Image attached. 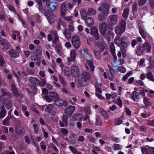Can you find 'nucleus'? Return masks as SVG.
Segmentation results:
<instances>
[{
    "label": "nucleus",
    "mask_w": 154,
    "mask_h": 154,
    "mask_svg": "<svg viewBox=\"0 0 154 154\" xmlns=\"http://www.w3.org/2000/svg\"><path fill=\"white\" fill-rule=\"evenodd\" d=\"M99 111L101 115L105 118H107L108 117V115L107 113L102 108H100L99 109Z\"/></svg>",
    "instance_id": "32"
},
{
    "label": "nucleus",
    "mask_w": 154,
    "mask_h": 154,
    "mask_svg": "<svg viewBox=\"0 0 154 154\" xmlns=\"http://www.w3.org/2000/svg\"><path fill=\"white\" fill-rule=\"evenodd\" d=\"M81 14L82 18L85 20L87 17V14L86 11L84 10L81 11Z\"/></svg>",
    "instance_id": "49"
},
{
    "label": "nucleus",
    "mask_w": 154,
    "mask_h": 154,
    "mask_svg": "<svg viewBox=\"0 0 154 154\" xmlns=\"http://www.w3.org/2000/svg\"><path fill=\"white\" fill-rule=\"evenodd\" d=\"M75 109V106H69L66 108L64 110V112L67 115L70 116L72 115Z\"/></svg>",
    "instance_id": "11"
},
{
    "label": "nucleus",
    "mask_w": 154,
    "mask_h": 154,
    "mask_svg": "<svg viewBox=\"0 0 154 154\" xmlns=\"http://www.w3.org/2000/svg\"><path fill=\"white\" fill-rule=\"evenodd\" d=\"M54 103L56 105L59 106H66L67 105V103L66 101H64L61 99H59L58 98L56 99Z\"/></svg>",
    "instance_id": "16"
},
{
    "label": "nucleus",
    "mask_w": 154,
    "mask_h": 154,
    "mask_svg": "<svg viewBox=\"0 0 154 154\" xmlns=\"http://www.w3.org/2000/svg\"><path fill=\"white\" fill-rule=\"evenodd\" d=\"M113 149L115 150H120L122 148L121 146L118 144H115L112 146Z\"/></svg>",
    "instance_id": "44"
},
{
    "label": "nucleus",
    "mask_w": 154,
    "mask_h": 154,
    "mask_svg": "<svg viewBox=\"0 0 154 154\" xmlns=\"http://www.w3.org/2000/svg\"><path fill=\"white\" fill-rule=\"evenodd\" d=\"M45 14L46 17L49 23L51 24H53L55 21L54 15L51 14H47L46 12L45 13Z\"/></svg>",
    "instance_id": "17"
},
{
    "label": "nucleus",
    "mask_w": 154,
    "mask_h": 154,
    "mask_svg": "<svg viewBox=\"0 0 154 154\" xmlns=\"http://www.w3.org/2000/svg\"><path fill=\"white\" fill-rule=\"evenodd\" d=\"M146 78L152 82H154V78L151 72H149L146 75Z\"/></svg>",
    "instance_id": "38"
},
{
    "label": "nucleus",
    "mask_w": 154,
    "mask_h": 154,
    "mask_svg": "<svg viewBox=\"0 0 154 154\" xmlns=\"http://www.w3.org/2000/svg\"><path fill=\"white\" fill-rule=\"evenodd\" d=\"M84 112L85 113V115L89 116L91 114V112L90 109H89L86 108L84 110Z\"/></svg>",
    "instance_id": "62"
},
{
    "label": "nucleus",
    "mask_w": 154,
    "mask_h": 154,
    "mask_svg": "<svg viewBox=\"0 0 154 154\" xmlns=\"http://www.w3.org/2000/svg\"><path fill=\"white\" fill-rule=\"evenodd\" d=\"M129 13V11L128 9H125L122 14L123 17L125 19H127L128 17Z\"/></svg>",
    "instance_id": "39"
},
{
    "label": "nucleus",
    "mask_w": 154,
    "mask_h": 154,
    "mask_svg": "<svg viewBox=\"0 0 154 154\" xmlns=\"http://www.w3.org/2000/svg\"><path fill=\"white\" fill-rule=\"evenodd\" d=\"M122 122V121L119 118L116 119L115 121V123L116 125H119L121 124Z\"/></svg>",
    "instance_id": "61"
},
{
    "label": "nucleus",
    "mask_w": 154,
    "mask_h": 154,
    "mask_svg": "<svg viewBox=\"0 0 154 154\" xmlns=\"http://www.w3.org/2000/svg\"><path fill=\"white\" fill-rule=\"evenodd\" d=\"M80 52L83 55L85 59L86 58H90V56L88 55V54L85 51L82 50L80 51Z\"/></svg>",
    "instance_id": "50"
},
{
    "label": "nucleus",
    "mask_w": 154,
    "mask_h": 154,
    "mask_svg": "<svg viewBox=\"0 0 154 154\" xmlns=\"http://www.w3.org/2000/svg\"><path fill=\"white\" fill-rule=\"evenodd\" d=\"M94 44V45L96 46L99 48L100 51H103V49L104 48V47L102 43L100 42H98L97 41H95Z\"/></svg>",
    "instance_id": "34"
},
{
    "label": "nucleus",
    "mask_w": 154,
    "mask_h": 154,
    "mask_svg": "<svg viewBox=\"0 0 154 154\" xmlns=\"http://www.w3.org/2000/svg\"><path fill=\"white\" fill-rule=\"evenodd\" d=\"M6 112L4 107L2 108V111L0 113V118H2L5 116Z\"/></svg>",
    "instance_id": "48"
},
{
    "label": "nucleus",
    "mask_w": 154,
    "mask_h": 154,
    "mask_svg": "<svg viewBox=\"0 0 154 154\" xmlns=\"http://www.w3.org/2000/svg\"><path fill=\"white\" fill-rule=\"evenodd\" d=\"M46 1V4L52 11L55 10L56 7V3L55 0H45Z\"/></svg>",
    "instance_id": "10"
},
{
    "label": "nucleus",
    "mask_w": 154,
    "mask_h": 154,
    "mask_svg": "<svg viewBox=\"0 0 154 154\" xmlns=\"http://www.w3.org/2000/svg\"><path fill=\"white\" fill-rule=\"evenodd\" d=\"M32 90L30 91L29 90H28L27 91H28V92L29 93H32V94H35V92L36 91V87L35 86H33L32 87Z\"/></svg>",
    "instance_id": "59"
},
{
    "label": "nucleus",
    "mask_w": 154,
    "mask_h": 154,
    "mask_svg": "<svg viewBox=\"0 0 154 154\" xmlns=\"http://www.w3.org/2000/svg\"><path fill=\"white\" fill-rule=\"evenodd\" d=\"M122 39L119 36L116 37L115 39L114 42L116 45H118L119 46H120L122 45Z\"/></svg>",
    "instance_id": "31"
},
{
    "label": "nucleus",
    "mask_w": 154,
    "mask_h": 154,
    "mask_svg": "<svg viewBox=\"0 0 154 154\" xmlns=\"http://www.w3.org/2000/svg\"><path fill=\"white\" fill-rule=\"evenodd\" d=\"M96 13L95 10L92 8H90L88 9V14L90 15H94Z\"/></svg>",
    "instance_id": "41"
},
{
    "label": "nucleus",
    "mask_w": 154,
    "mask_h": 154,
    "mask_svg": "<svg viewBox=\"0 0 154 154\" xmlns=\"http://www.w3.org/2000/svg\"><path fill=\"white\" fill-rule=\"evenodd\" d=\"M145 94L144 92L140 91L139 93L135 92V97L138 99L140 97L141 95L144 96Z\"/></svg>",
    "instance_id": "45"
},
{
    "label": "nucleus",
    "mask_w": 154,
    "mask_h": 154,
    "mask_svg": "<svg viewBox=\"0 0 154 154\" xmlns=\"http://www.w3.org/2000/svg\"><path fill=\"white\" fill-rule=\"evenodd\" d=\"M118 16L116 15H112L109 16L108 19V23L111 25H115L117 23Z\"/></svg>",
    "instance_id": "7"
},
{
    "label": "nucleus",
    "mask_w": 154,
    "mask_h": 154,
    "mask_svg": "<svg viewBox=\"0 0 154 154\" xmlns=\"http://www.w3.org/2000/svg\"><path fill=\"white\" fill-rule=\"evenodd\" d=\"M29 81L31 83L36 85H39L40 83V81L34 77H30L29 79Z\"/></svg>",
    "instance_id": "19"
},
{
    "label": "nucleus",
    "mask_w": 154,
    "mask_h": 154,
    "mask_svg": "<svg viewBox=\"0 0 154 154\" xmlns=\"http://www.w3.org/2000/svg\"><path fill=\"white\" fill-rule=\"evenodd\" d=\"M70 57H68V60L69 62L72 61H74L76 56V51L74 49L71 51L70 53Z\"/></svg>",
    "instance_id": "13"
},
{
    "label": "nucleus",
    "mask_w": 154,
    "mask_h": 154,
    "mask_svg": "<svg viewBox=\"0 0 154 154\" xmlns=\"http://www.w3.org/2000/svg\"><path fill=\"white\" fill-rule=\"evenodd\" d=\"M0 45L2 46V48H4L5 49H8L9 48L10 44L5 40L1 38L0 39Z\"/></svg>",
    "instance_id": "18"
},
{
    "label": "nucleus",
    "mask_w": 154,
    "mask_h": 154,
    "mask_svg": "<svg viewBox=\"0 0 154 154\" xmlns=\"http://www.w3.org/2000/svg\"><path fill=\"white\" fill-rule=\"evenodd\" d=\"M143 103L146 106H143V108H146V106H150L151 105V103L149 102L147 98L145 97L143 100Z\"/></svg>",
    "instance_id": "36"
},
{
    "label": "nucleus",
    "mask_w": 154,
    "mask_h": 154,
    "mask_svg": "<svg viewBox=\"0 0 154 154\" xmlns=\"http://www.w3.org/2000/svg\"><path fill=\"white\" fill-rule=\"evenodd\" d=\"M69 149L74 154H81V152H80L77 151L72 146H70L69 147Z\"/></svg>",
    "instance_id": "42"
},
{
    "label": "nucleus",
    "mask_w": 154,
    "mask_h": 154,
    "mask_svg": "<svg viewBox=\"0 0 154 154\" xmlns=\"http://www.w3.org/2000/svg\"><path fill=\"white\" fill-rule=\"evenodd\" d=\"M48 41L52 40L53 43L56 44L59 41V38L56 31H51L48 35Z\"/></svg>",
    "instance_id": "3"
},
{
    "label": "nucleus",
    "mask_w": 154,
    "mask_h": 154,
    "mask_svg": "<svg viewBox=\"0 0 154 154\" xmlns=\"http://www.w3.org/2000/svg\"><path fill=\"white\" fill-rule=\"evenodd\" d=\"M132 74V73L131 71H129L122 78V80L124 81L126 80Z\"/></svg>",
    "instance_id": "46"
},
{
    "label": "nucleus",
    "mask_w": 154,
    "mask_h": 154,
    "mask_svg": "<svg viewBox=\"0 0 154 154\" xmlns=\"http://www.w3.org/2000/svg\"><path fill=\"white\" fill-rule=\"evenodd\" d=\"M86 59L87 60V63L88 65L90 68L92 72L94 70V67L92 63L93 60L91 58L90 56L89 58H86Z\"/></svg>",
    "instance_id": "21"
},
{
    "label": "nucleus",
    "mask_w": 154,
    "mask_h": 154,
    "mask_svg": "<svg viewBox=\"0 0 154 154\" xmlns=\"http://www.w3.org/2000/svg\"><path fill=\"white\" fill-rule=\"evenodd\" d=\"M95 95L100 100H102L104 99V97L102 96V95L100 94V93H98L97 92H96L95 93Z\"/></svg>",
    "instance_id": "64"
},
{
    "label": "nucleus",
    "mask_w": 154,
    "mask_h": 154,
    "mask_svg": "<svg viewBox=\"0 0 154 154\" xmlns=\"http://www.w3.org/2000/svg\"><path fill=\"white\" fill-rule=\"evenodd\" d=\"M31 60L35 62L36 65L38 66H39L40 65L41 60L39 57L37 56L33 55L31 57Z\"/></svg>",
    "instance_id": "15"
},
{
    "label": "nucleus",
    "mask_w": 154,
    "mask_h": 154,
    "mask_svg": "<svg viewBox=\"0 0 154 154\" xmlns=\"http://www.w3.org/2000/svg\"><path fill=\"white\" fill-rule=\"evenodd\" d=\"M67 7L65 4H63L61 6L60 14L62 17H64L66 14Z\"/></svg>",
    "instance_id": "23"
},
{
    "label": "nucleus",
    "mask_w": 154,
    "mask_h": 154,
    "mask_svg": "<svg viewBox=\"0 0 154 154\" xmlns=\"http://www.w3.org/2000/svg\"><path fill=\"white\" fill-rule=\"evenodd\" d=\"M53 105L49 104L48 105L45 109V111L47 112L50 113L52 110L53 108Z\"/></svg>",
    "instance_id": "35"
},
{
    "label": "nucleus",
    "mask_w": 154,
    "mask_h": 154,
    "mask_svg": "<svg viewBox=\"0 0 154 154\" xmlns=\"http://www.w3.org/2000/svg\"><path fill=\"white\" fill-rule=\"evenodd\" d=\"M126 50L125 48H121L120 51H119L118 53V56L119 57H121L122 54V56L125 57H126Z\"/></svg>",
    "instance_id": "24"
},
{
    "label": "nucleus",
    "mask_w": 154,
    "mask_h": 154,
    "mask_svg": "<svg viewBox=\"0 0 154 154\" xmlns=\"http://www.w3.org/2000/svg\"><path fill=\"white\" fill-rule=\"evenodd\" d=\"M67 117L66 116H64L63 118V122H64V123L63 122H60V125L61 127H63L65 124L66 125H67Z\"/></svg>",
    "instance_id": "33"
},
{
    "label": "nucleus",
    "mask_w": 154,
    "mask_h": 154,
    "mask_svg": "<svg viewBox=\"0 0 154 154\" xmlns=\"http://www.w3.org/2000/svg\"><path fill=\"white\" fill-rule=\"evenodd\" d=\"M126 22L125 20L121 21L120 23V26L116 27L115 31L116 33L118 35H120L125 31Z\"/></svg>",
    "instance_id": "4"
},
{
    "label": "nucleus",
    "mask_w": 154,
    "mask_h": 154,
    "mask_svg": "<svg viewBox=\"0 0 154 154\" xmlns=\"http://www.w3.org/2000/svg\"><path fill=\"white\" fill-rule=\"evenodd\" d=\"M38 3V5L39 7H38V8L39 11H42L40 7L42 5V1L43 2L45 1V0H35Z\"/></svg>",
    "instance_id": "58"
},
{
    "label": "nucleus",
    "mask_w": 154,
    "mask_h": 154,
    "mask_svg": "<svg viewBox=\"0 0 154 154\" xmlns=\"http://www.w3.org/2000/svg\"><path fill=\"white\" fill-rule=\"evenodd\" d=\"M85 22L89 27H91L94 23L93 19L92 17H88L85 20Z\"/></svg>",
    "instance_id": "25"
},
{
    "label": "nucleus",
    "mask_w": 154,
    "mask_h": 154,
    "mask_svg": "<svg viewBox=\"0 0 154 154\" xmlns=\"http://www.w3.org/2000/svg\"><path fill=\"white\" fill-rule=\"evenodd\" d=\"M91 34L97 39L99 38L97 29L95 27H93L91 31Z\"/></svg>",
    "instance_id": "20"
},
{
    "label": "nucleus",
    "mask_w": 154,
    "mask_h": 154,
    "mask_svg": "<svg viewBox=\"0 0 154 154\" xmlns=\"http://www.w3.org/2000/svg\"><path fill=\"white\" fill-rule=\"evenodd\" d=\"M61 44H58L55 48V50L58 54L60 52V50L61 49Z\"/></svg>",
    "instance_id": "63"
},
{
    "label": "nucleus",
    "mask_w": 154,
    "mask_h": 154,
    "mask_svg": "<svg viewBox=\"0 0 154 154\" xmlns=\"http://www.w3.org/2000/svg\"><path fill=\"white\" fill-rule=\"evenodd\" d=\"M59 80L62 83L63 85V86H65L66 85V84L64 81L63 77L61 75H59Z\"/></svg>",
    "instance_id": "57"
},
{
    "label": "nucleus",
    "mask_w": 154,
    "mask_h": 154,
    "mask_svg": "<svg viewBox=\"0 0 154 154\" xmlns=\"http://www.w3.org/2000/svg\"><path fill=\"white\" fill-rule=\"evenodd\" d=\"M143 49L142 48L139 47L137 50V54L138 55H140L142 54Z\"/></svg>",
    "instance_id": "54"
},
{
    "label": "nucleus",
    "mask_w": 154,
    "mask_h": 154,
    "mask_svg": "<svg viewBox=\"0 0 154 154\" xmlns=\"http://www.w3.org/2000/svg\"><path fill=\"white\" fill-rule=\"evenodd\" d=\"M60 66L62 69V73L66 76L68 77L70 75V69L67 66H64L61 63Z\"/></svg>",
    "instance_id": "8"
},
{
    "label": "nucleus",
    "mask_w": 154,
    "mask_h": 154,
    "mask_svg": "<svg viewBox=\"0 0 154 154\" xmlns=\"http://www.w3.org/2000/svg\"><path fill=\"white\" fill-rule=\"evenodd\" d=\"M109 67L111 74V75H108V76L109 79L111 81H112L113 78L112 73H116L119 72V66L118 65H116L114 66H109Z\"/></svg>",
    "instance_id": "6"
},
{
    "label": "nucleus",
    "mask_w": 154,
    "mask_h": 154,
    "mask_svg": "<svg viewBox=\"0 0 154 154\" xmlns=\"http://www.w3.org/2000/svg\"><path fill=\"white\" fill-rule=\"evenodd\" d=\"M2 92L3 95H6L10 97H12V94L10 92H7L6 91H4L3 90L2 91Z\"/></svg>",
    "instance_id": "51"
},
{
    "label": "nucleus",
    "mask_w": 154,
    "mask_h": 154,
    "mask_svg": "<svg viewBox=\"0 0 154 154\" xmlns=\"http://www.w3.org/2000/svg\"><path fill=\"white\" fill-rule=\"evenodd\" d=\"M49 95L50 97L54 100H56L59 98V94L56 92L53 91L50 92L49 93Z\"/></svg>",
    "instance_id": "26"
},
{
    "label": "nucleus",
    "mask_w": 154,
    "mask_h": 154,
    "mask_svg": "<svg viewBox=\"0 0 154 154\" xmlns=\"http://www.w3.org/2000/svg\"><path fill=\"white\" fill-rule=\"evenodd\" d=\"M141 151L143 154H154L153 149L151 147L147 148L145 147H141Z\"/></svg>",
    "instance_id": "14"
},
{
    "label": "nucleus",
    "mask_w": 154,
    "mask_h": 154,
    "mask_svg": "<svg viewBox=\"0 0 154 154\" xmlns=\"http://www.w3.org/2000/svg\"><path fill=\"white\" fill-rule=\"evenodd\" d=\"M79 69L78 67L75 66H72L71 68L72 76L76 78L79 76Z\"/></svg>",
    "instance_id": "9"
},
{
    "label": "nucleus",
    "mask_w": 154,
    "mask_h": 154,
    "mask_svg": "<svg viewBox=\"0 0 154 154\" xmlns=\"http://www.w3.org/2000/svg\"><path fill=\"white\" fill-rule=\"evenodd\" d=\"M110 49L112 55L113 56L114 59L116 60L117 57L115 53V49L114 45L113 43L111 42L110 43Z\"/></svg>",
    "instance_id": "22"
},
{
    "label": "nucleus",
    "mask_w": 154,
    "mask_h": 154,
    "mask_svg": "<svg viewBox=\"0 0 154 154\" xmlns=\"http://www.w3.org/2000/svg\"><path fill=\"white\" fill-rule=\"evenodd\" d=\"M17 74H16L15 73H14V75H15V76L17 78H20L21 76H23L24 75L23 72H20L19 71H18L17 72Z\"/></svg>",
    "instance_id": "55"
},
{
    "label": "nucleus",
    "mask_w": 154,
    "mask_h": 154,
    "mask_svg": "<svg viewBox=\"0 0 154 154\" xmlns=\"http://www.w3.org/2000/svg\"><path fill=\"white\" fill-rule=\"evenodd\" d=\"M100 30L101 34L103 35H106L107 29V25L106 23H102L100 26Z\"/></svg>",
    "instance_id": "12"
},
{
    "label": "nucleus",
    "mask_w": 154,
    "mask_h": 154,
    "mask_svg": "<svg viewBox=\"0 0 154 154\" xmlns=\"http://www.w3.org/2000/svg\"><path fill=\"white\" fill-rule=\"evenodd\" d=\"M46 83V79L44 78L43 79H41V82L40 81V83L39 85L41 86H44Z\"/></svg>",
    "instance_id": "56"
},
{
    "label": "nucleus",
    "mask_w": 154,
    "mask_h": 154,
    "mask_svg": "<svg viewBox=\"0 0 154 154\" xmlns=\"http://www.w3.org/2000/svg\"><path fill=\"white\" fill-rule=\"evenodd\" d=\"M82 119L83 116L82 115L74 114L73 115V119L74 120L81 121Z\"/></svg>",
    "instance_id": "27"
},
{
    "label": "nucleus",
    "mask_w": 154,
    "mask_h": 154,
    "mask_svg": "<svg viewBox=\"0 0 154 154\" xmlns=\"http://www.w3.org/2000/svg\"><path fill=\"white\" fill-rule=\"evenodd\" d=\"M130 43L125 38H122V42L121 45L124 47H127L129 45Z\"/></svg>",
    "instance_id": "30"
},
{
    "label": "nucleus",
    "mask_w": 154,
    "mask_h": 154,
    "mask_svg": "<svg viewBox=\"0 0 154 154\" xmlns=\"http://www.w3.org/2000/svg\"><path fill=\"white\" fill-rule=\"evenodd\" d=\"M109 8L108 5L106 4L103 7H100L98 8V11H102L98 15V19L100 21H102L105 19L106 17L109 13Z\"/></svg>",
    "instance_id": "1"
},
{
    "label": "nucleus",
    "mask_w": 154,
    "mask_h": 154,
    "mask_svg": "<svg viewBox=\"0 0 154 154\" xmlns=\"http://www.w3.org/2000/svg\"><path fill=\"white\" fill-rule=\"evenodd\" d=\"M12 105V102L11 101H8L6 102V104L5 105L6 108L8 109H9L11 108Z\"/></svg>",
    "instance_id": "52"
},
{
    "label": "nucleus",
    "mask_w": 154,
    "mask_h": 154,
    "mask_svg": "<svg viewBox=\"0 0 154 154\" xmlns=\"http://www.w3.org/2000/svg\"><path fill=\"white\" fill-rule=\"evenodd\" d=\"M9 55L11 57L16 58L18 56L19 54L14 50H11L9 51Z\"/></svg>",
    "instance_id": "28"
},
{
    "label": "nucleus",
    "mask_w": 154,
    "mask_h": 154,
    "mask_svg": "<svg viewBox=\"0 0 154 154\" xmlns=\"http://www.w3.org/2000/svg\"><path fill=\"white\" fill-rule=\"evenodd\" d=\"M101 85V84L100 83L99 84L97 83L95 84V91H96V92L100 94L101 93L102 91L101 88L99 87Z\"/></svg>",
    "instance_id": "37"
},
{
    "label": "nucleus",
    "mask_w": 154,
    "mask_h": 154,
    "mask_svg": "<svg viewBox=\"0 0 154 154\" xmlns=\"http://www.w3.org/2000/svg\"><path fill=\"white\" fill-rule=\"evenodd\" d=\"M20 33L18 31H16L13 35V38L14 40H16V37L19 39H20L19 36Z\"/></svg>",
    "instance_id": "43"
},
{
    "label": "nucleus",
    "mask_w": 154,
    "mask_h": 154,
    "mask_svg": "<svg viewBox=\"0 0 154 154\" xmlns=\"http://www.w3.org/2000/svg\"><path fill=\"white\" fill-rule=\"evenodd\" d=\"M68 30L66 29L64 31H63V35L66 38L69 39L70 38V35L68 33Z\"/></svg>",
    "instance_id": "47"
},
{
    "label": "nucleus",
    "mask_w": 154,
    "mask_h": 154,
    "mask_svg": "<svg viewBox=\"0 0 154 154\" xmlns=\"http://www.w3.org/2000/svg\"><path fill=\"white\" fill-rule=\"evenodd\" d=\"M100 150V148L98 147L94 146L93 147L92 152L94 154H97L96 151H99Z\"/></svg>",
    "instance_id": "60"
},
{
    "label": "nucleus",
    "mask_w": 154,
    "mask_h": 154,
    "mask_svg": "<svg viewBox=\"0 0 154 154\" xmlns=\"http://www.w3.org/2000/svg\"><path fill=\"white\" fill-rule=\"evenodd\" d=\"M151 113L150 112H147L146 113H142L141 114V116L144 118H146L151 115Z\"/></svg>",
    "instance_id": "53"
},
{
    "label": "nucleus",
    "mask_w": 154,
    "mask_h": 154,
    "mask_svg": "<svg viewBox=\"0 0 154 154\" xmlns=\"http://www.w3.org/2000/svg\"><path fill=\"white\" fill-rule=\"evenodd\" d=\"M72 44L75 49H78L79 48L81 45V42L79 37L76 36H74L71 39Z\"/></svg>",
    "instance_id": "5"
},
{
    "label": "nucleus",
    "mask_w": 154,
    "mask_h": 154,
    "mask_svg": "<svg viewBox=\"0 0 154 154\" xmlns=\"http://www.w3.org/2000/svg\"><path fill=\"white\" fill-rule=\"evenodd\" d=\"M11 90L12 91L14 95L16 97H17L18 96V93H17V89L14 85H12L11 86Z\"/></svg>",
    "instance_id": "40"
},
{
    "label": "nucleus",
    "mask_w": 154,
    "mask_h": 154,
    "mask_svg": "<svg viewBox=\"0 0 154 154\" xmlns=\"http://www.w3.org/2000/svg\"><path fill=\"white\" fill-rule=\"evenodd\" d=\"M90 77L88 73L84 72L82 73L81 77H79L78 78V82L81 86H85L87 84V80Z\"/></svg>",
    "instance_id": "2"
},
{
    "label": "nucleus",
    "mask_w": 154,
    "mask_h": 154,
    "mask_svg": "<svg viewBox=\"0 0 154 154\" xmlns=\"http://www.w3.org/2000/svg\"><path fill=\"white\" fill-rule=\"evenodd\" d=\"M143 47L144 50L146 51H149L151 49V47L150 44L147 42H146L144 44Z\"/></svg>",
    "instance_id": "29"
}]
</instances>
